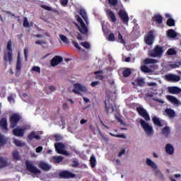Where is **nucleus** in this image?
<instances>
[{"label":"nucleus","mask_w":181,"mask_h":181,"mask_svg":"<svg viewBox=\"0 0 181 181\" xmlns=\"http://www.w3.org/2000/svg\"><path fill=\"white\" fill-rule=\"evenodd\" d=\"M76 18L77 22L80 23V25H78V24H76L79 32L82 35H87L88 33V28H87V26H86V23H84V21H83V19H81V16H76Z\"/></svg>","instance_id":"f257e3e1"},{"label":"nucleus","mask_w":181,"mask_h":181,"mask_svg":"<svg viewBox=\"0 0 181 181\" xmlns=\"http://www.w3.org/2000/svg\"><path fill=\"white\" fill-rule=\"evenodd\" d=\"M151 57H161L163 54V47L156 45L155 47L148 53Z\"/></svg>","instance_id":"f03ea898"},{"label":"nucleus","mask_w":181,"mask_h":181,"mask_svg":"<svg viewBox=\"0 0 181 181\" xmlns=\"http://www.w3.org/2000/svg\"><path fill=\"white\" fill-rule=\"evenodd\" d=\"M146 162L148 166H151V168H152V169L155 170L156 176H158L160 179H163V174H162V172L160 170H157L158 165H156V164L153 161H152L150 158H146Z\"/></svg>","instance_id":"7ed1b4c3"},{"label":"nucleus","mask_w":181,"mask_h":181,"mask_svg":"<svg viewBox=\"0 0 181 181\" xmlns=\"http://www.w3.org/2000/svg\"><path fill=\"white\" fill-rule=\"evenodd\" d=\"M155 31L153 30H150L147 35L144 37V42L148 46H152L153 42H155Z\"/></svg>","instance_id":"20e7f679"},{"label":"nucleus","mask_w":181,"mask_h":181,"mask_svg":"<svg viewBox=\"0 0 181 181\" xmlns=\"http://www.w3.org/2000/svg\"><path fill=\"white\" fill-rule=\"evenodd\" d=\"M22 119V116L18 113H14L10 117V127L11 128H15L18 126V122Z\"/></svg>","instance_id":"39448f33"},{"label":"nucleus","mask_w":181,"mask_h":181,"mask_svg":"<svg viewBox=\"0 0 181 181\" xmlns=\"http://www.w3.org/2000/svg\"><path fill=\"white\" fill-rule=\"evenodd\" d=\"M25 166L28 172H30V173H33L34 175H39L42 173L40 170H39L37 168H36L30 161H25Z\"/></svg>","instance_id":"423d86ee"},{"label":"nucleus","mask_w":181,"mask_h":181,"mask_svg":"<svg viewBox=\"0 0 181 181\" xmlns=\"http://www.w3.org/2000/svg\"><path fill=\"white\" fill-rule=\"evenodd\" d=\"M140 124L147 135H152V134H153V128L152 126H150L149 124L145 122V120L142 119H140Z\"/></svg>","instance_id":"0eeeda50"},{"label":"nucleus","mask_w":181,"mask_h":181,"mask_svg":"<svg viewBox=\"0 0 181 181\" xmlns=\"http://www.w3.org/2000/svg\"><path fill=\"white\" fill-rule=\"evenodd\" d=\"M80 91H82V93H86L87 88L84 86H82L80 83H74L73 93H74V94H78V95H81V93H80Z\"/></svg>","instance_id":"6e6552de"},{"label":"nucleus","mask_w":181,"mask_h":181,"mask_svg":"<svg viewBox=\"0 0 181 181\" xmlns=\"http://www.w3.org/2000/svg\"><path fill=\"white\" fill-rule=\"evenodd\" d=\"M59 176L61 179H73L76 177V174H73L69 170H62L59 173Z\"/></svg>","instance_id":"1a4fd4ad"},{"label":"nucleus","mask_w":181,"mask_h":181,"mask_svg":"<svg viewBox=\"0 0 181 181\" xmlns=\"http://www.w3.org/2000/svg\"><path fill=\"white\" fill-rule=\"evenodd\" d=\"M136 111L139 113L141 117L144 118L145 121H151V117H149V114H148V112H146V110H145L142 107H136Z\"/></svg>","instance_id":"9d476101"},{"label":"nucleus","mask_w":181,"mask_h":181,"mask_svg":"<svg viewBox=\"0 0 181 181\" xmlns=\"http://www.w3.org/2000/svg\"><path fill=\"white\" fill-rule=\"evenodd\" d=\"M118 15L122 22L124 23V25H128V22H129V17L128 16L127 11H125L124 10H119L118 12Z\"/></svg>","instance_id":"9b49d317"},{"label":"nucleus","mask_w":181,"mask_h":181,"mask_svg":"<svg viewBox=\"0 0 181 181\" xmlns=\"http://www.w3.org/2000/svg\"><path fill=\"white\" fill-rule=\"evenodd\" d=\"M105 13L110 22H112V23H115V22H117V16H115V13H114V11L109 8L105 11Z\"/></svg>","instance_id":"f8f14e48"},{"label":"nucleus","mask_w":181,"mask_h":181,"mask_svg":"<svg viewBox=\"0 0 181 181\" xmlns=\"http://www.w3.org/2000/svg\"><path fill=\"white\" fill-rule=\"evenodd\" d=\"M165 79L167 81H170L171 83H177V81H180V76L173 74H170L165 76Z\"/></svg>","instance_id":"ddd939ff"},{"label":"nucleus","mask_w":181,"mask_h":181,"mask_svg":"<svg viewBox=\"0 0 181 181\" xmlns=\"http://www.w3.org/2000/svg\"><path fill=\"white\" fill-rule=\"evenodd\" d=\"M105 112L107 114H112V112H114L115 110H114V105H112V103H110L109 100H105Z\"/></svg>","instance_id":"4468645a"},{"label":"nucleus","mask_w":181,"mask_h":181,"mask_svg":"<svg viewBox=\"0 0 181 181\" xmlns=\"http://www.w3.org/2000/svg\"><path fill=\"white\" fill-rule=\"evenodd\" d=\"M55 151L57 153H62L66 155V151H64V144L63 143H55L54 144Z\"/></svg>","instance_id":"2eb2a0df"},{"label":"nucleus","mask_w":181,"mask_h":181,"mask_svg":"<svg viewBox=\"0 0 181 181\" xmlns=\"http://www.w3.org/2000/svg\"><path fill=\"white\" fill-rule=\"evenodd\" d=\"M63 62V57L60 56H55L51 59L52 67H56L58 64H60Z\"/></svg>","instance_id":"dca6fc26"},{"label":"nucleus","mask_w":181,"mask_h":181,"mask_svg":"<svg viewBox=\"0 0 181 181\" xmlns=\"http://www.w3.org/2000/svg\"><path fill=\"white\" fill-rule=\"evenodd\" d=\"M25 131H26V128H16L13 130V134L15 136H23L25 135Z\"/></svg>","instance_id":"f3484780"},{"label":"nucleus","mask_w":181,"mask_h":181,"mask_svg":"<svg viewBox=\"0 0 181 181\" xmlns=\"http://www.w3.org/2000/svg\"><path fill=\"white\" fill-rule=\"evenodd\" d=\"M0 128L4 131H8V120L6 117H3L0 119Z\"/></svg>","instance_id":"a211bd4d"},{"label":"nucleus","mask_w":181,"mask_h":181,"mask_svg":"<svg viewBox=\"0 0 181 181\" xmlns=\"http://www.w3.org/2000/svg\"><path fill=\"white\" fill-rule=\"evenodd\" d=\"M4 61L6 63H9V64H11V63H12V52H5L4 56Z\"/></svg>","instance_id":"6ab92c4d"},{"label":"nucleus","mask_w":181,"mask_h":181,"mask_svg":"<svg viewBox=\"0 0 181 181\" xmlns=\"http://www.w3.org/2000/svg\"><path fill=\"white\" fill-rule=\"evenodd\" d=\"M151 21L160 25L163 22V17L159 14H156L152 17Z\"/></svg>","instance_id":"aec40b11"},{"label":"nucleus","mask_w":181,"mask_h":181,"mask_svg":"<svg viewBox=\"0 0 181 181\" xmlns=\"http://www.w3.org/2000/svg\"><path fill=\"white\" fill-rule=\"evenodd\" d=\"M168 93H170V94H180L181 88L176 86L169 87Z\"/></svg>","instance_id":"412c9836"},{"label":"nucleus","mask_w":181,"mask_h":181,"mask_svg":"<svg viewBox=\"0 0 181 181\" xmlns=\"http://www.w3.org/2000/svg\"><path fill=\"white\" fill-rule=\"evenodd\" d=\"M39 167L45 172H49V170L52 169V166L44 162L40 163Z\"/></svg>","instance_id":"4be33fe9"},{"label":"nucleus","mask_w":181,"mask_h":181,"mask_svg":"<svg viewBox=\"0 0 181 181\" xmlns=\"http://www.w3.org/2000/svg\"><path fill=\"white\" fill-rule=\"evenodd\" d=\"M28 141H33V139H37L39 141L40 139V136L37 134L35 132H31L28 136Z\"/></svg>","instance_id":"5701e85b"},{"label":"nucleus","mask_w":181,"mask_h":181,"mask_svg":"<svg viewBox=\"0 0 181 181\" xmlns=\"http://www.w3.org/2000/svg\"><path fill=\"white\" fill-rule=\"evenodd\" d=\"M165 114L169 117V118H175L176 117V112L171 108H166L165 110Z\"/></svg>","instance_id":"b1692460"},{"label":"nucleus","mask_w":181,"mask_h":181,"mask_svg":"<svg viewBox=\"0 0 181 181\" xmlns=\"http://www.w3.org/2000/svg\"><path fill=\"white\" fill-rule=\"evenodd\" d=\"M165 152L168 155H173V153L175 152V148H173V146H171L170 144H168L165 146Z\"/></svg>","instance_id":"393cba45"},{"label":"nucleus","mask_w":181,"mask_h":181,"mask_svg":"<svg viewBox=\"0 0 181 181\" xmlns=\"http://www.w3.org/2000/svg\"><path fill=\"white\" fill-rule=\"evenodd\" d=\"M79 14L83 18V19L85 21L86 25H88V17L87 16V13L86 12V10L81 9L79 11Z\"/></svg>","instance_id":"a878e982"},{"label":"nucleus","mask_w":181,"mask_h":181,"mask_svg":"<svg viewBox=\"0 0 181 181\" xmlns=\"http://www.w3.org/2000/svg\"><path fill=\"white\" fill-rule=\"evenodd\" d=\"M8 166V159L0 157V169Z\"/></svg>","instance_id":"bb28decb"},{"label":"nucleus","mask_w":181,"mask_h":181,"mask_svg":"<svg viewBox=\"0 0 181 181\" xmlns=\"http://www.w3.org/2000/svg\"><path fill=\"white\" fill-rule=\"evenodd\" d=\"M21 69H22V59H21V56L18 55L17 61H16V70H17V71H21Z\"/></svg>","instance_id":"cd10ccee"},{"label":"nucleus","mask_w":181,"mask_h":181,"mask_svg":"<svg viewBox=\"0 0 181 181\" xmlns=\"http://www.w3.org/2000/svg\"><path fill=\"white\" fill-rule=\"evenodd\" d=\"M167 35L168 37H171L173 39H175V37L177 36V33H176V31L172 29L168 30Z\"/></svg>","instance_id":"c85d7f7f"},{"label":"nucleus","mask_w":181,"mask_h":181,"mask_svg":"<svg viewBox=\"0 0 181 181\" xmlns=\"http://www.w3.org/2000/svg\"><path fill=\"white\" fill-rule=\"evenodd\" d=\"M144 64H155V63H158L156 59L146 58L144 60Z\"/></svg>","instance_id":"c756f323"},{"label":"nucleus","mask_w":181,"mask_h":181,"mask_svg":"<svg viewBox=\"0 0 181 181\" xmlns=\"http://www.w3.org/2000/svg\"><path fill=\"white\" fill-rule=\"evenodd\" d=\"M122 74H123V77H129L131 74H132V71H131V69L129 68H126L123 72H122Z\"/></svg>","instance_id":"7c9ffc66"},{"label":"nucleus","mask_w":181,"mask_h":181,"mask_svg":"<svg viewBox=\"0 0 181 181\" xmlns=\"http://www.w3.org/2000/svg\"><path fill=\"white\" fill-rule=\"evenodd\" d=\"M153 122L156 127H162V122L159 118L154 117H153Z\"/></svg>","instance_id":"2f4dec72"},{"label":"nucleus","mask_w":181,"mask_h":181,"mask_svg":"<svg viewBox=\"0 0 181 181\" xmlns=\"http://www.w3.org/2000/svg\"><path fill=\"white\" fill-rule=\"evenodd\" d=\"M167 98L169 101L171 103H173L174 104H179V100L177 98H175L174 96L172 95H168Z\"/></svg>","instance_id":"473e14b6"},{"label":"nucleus","mask_w":181,"mask_h":181,"mask_svg":"<svg viewBox=\"0 0 181 181\" xmlns=\"http://www.w3.org/2000/svg\"><path fill=\"white\" fill-rule=\"evenodd\" d=\"M161 132H162L163 135H166V136H168V135H169V134H170V127H165L164 128L162 129Z\"/></svg>","instance_id":"72a5a7b5"},{"label":"nucleus","mask_w":181,"mask_h":181,"mask_svg":"<svg viewBox=\"0 0 181 181\" xmlns=\"http://www.w3.org/2000/svg\"><path fill=\"white\" fill-rule=\"evenodd\" d=\"M181 63L180 62H174L173 64H170L169 65V67H170V69H179V67H180Z\"/></svg>","instance_id":"f704fd0d"},{"label":"nucleus","mask_w":181,"mask_h":181,"mask_svg":"<svg viewBox=\"0 0 181 181\" xmlns=\"http://www.w3.org/2000/svg\"><path fill=\"white\" fill-rule=\"evenodd\" d=\"M90 163L91 168H95V165L97 163V160L95 159V157L92 156L90 159Z\"/></svg>","instance_id":"c9c22d12"},{"label":"nucleus","mask_w":181,"mask_h":181,"mask_svg":"<svg viewBox=\"0 0 181 181\" xmlns=\"http://www.w3.org/2000/svg\"><path fill=\"white\" fill-rule=\"evenodd\" d=\"M141 71L143 73H151L152 71V70H151V69H149V67L144 65L141 66Z\"/></svg>","instance_id":"e433bc0d"},{"label":"nucleus","mask_w":181,"mask_h":181,"mask_svg":"<svg viewBox=\"0 0 181 181\" xmlns=\"http://www.w3.org/2000/svg\"><path fill=\"white\" fill-rule=\"evenodd\" d=\"M135 83H136L137 86L139 87H144V86H145V81H144L143 78L136 79Z\"/></svg>","instance_id":"4c0bfd02"},{"label":"nucleus","mask_w":181,"mask_h":181,"mask_svg":"<svg viewBox=\"0 0 181 181\" xmlns=\"http://www.w3.org/2000/svg\"><path fill=\"white\" fill-rule=\"evenodd\" d=\"M59 37H60L61 40H62V42H64V43H65L66 45H69V38H67V37H66V35L60 34Z\"/></svg>","instance_id":"58836bf2"},{"label":"nucleus","mask_w":181,"mask_h":181,"mask_svg":"<svg viewBox=\"0 0 181 181\" xmlns=\"http://www.w3.org/2000/svg\"><path fill=\"white\" fill-rule=\"evenodd\" d=\"M109 134L111 136H115V138H123L124 139H127V136H125L124 134H114L112 133H109Z\"/></svg>","instance_id":"ea45409f"},{"label":"nucleus","mask_w":181,"mask_h":181,"mask_svg":"<svg viewBox=\"0 0 181 181\" xmlns=\"http://www.w3.org/2000/svg\"><path fill=\"white\" fill-rule=\"evenodd\" d=\"M52 158L55 160L56 163H60V162L63 161L62 156H54Z\"/></svg>","instance_id":"a19ab883"},{"label":"nucleus","mask_w":181,"mask_h":181,"mask_svg":"<svg viewBox=\"0 0 181 181\" xmlns=\"http://www.w3.org/2000/svg\"><path fill=\"white\" fill-rule=\"evenodd\" d=\"M167 25L168 26H175V20H173V18H168L167 21Z\"/></svg>","instance_id":"79ce46f5"},{"label":"nucleus","mask_w":181,"mask_h":181,"mask_svg":"<svg viewBox=\"0 0 181 181\" xmlns=\"http://www.w3.org/2000/svg\"><path fill=\"white\" fill-rule=\"evenodd\" d=\"M167 54H168V56H173L174 54H176V50L173 48H170L167 51Z\"/></svg>","instance_id":"37998d69"},{"label":"nucleus","mask_w":181,"mask_h":181,"mask_svg":"<svg viewBox=\"0 0 181 181\" xmlns=\"http://www.w3.org/2000/svg\"><path fill=\"white\" fill-rule=\"evenodd\" d=\"M13 159H15V160H19V159H21V157L19 156V152L18 151H14L13 153Z\"/></svg>","instance_id":"c03bdc74"},{"label":"nucleus","mask_w":181,"mask_h":181,"mask_svg":"<svg viewBox=\"0 0 181 181\" xmlns=\"http://www.w3.org/2000/svg\"><path fill=\"white\" fill-rule=\"evenodd\" d=\"M109 5L112 6H117L118 4V0H107Z\"/></svg>","instance_id":"a18cd8bd"},{"label":"nucleus","mask_w":181,"mask_h":181,"mask_svg":"<svg viewBox=\"0 0 181 181\" xmlns=\"http://www.w3.org/2000/svg\"><path fill=\"white\" fill-rule=\"evenodd\" d=\"M14 144L15 145H16V146H20V147H22L23 146V145H25V144H23L22 141L18 139L14 140Z\"/></svg>","instance_id":"49530a36"},{"label":"nucleus","mask_w":181,"mask_h":181,"mask_svg":"<svg viewBox=\"0 0 181 181\" xmlns=\"http://www.w3.org/2000/svg\"><path fill=\"white\" fill-rule=\"evenodd\" d=\"M81 46H83V47H84L85 49H90V43H88V42H81Z\"/></svg>","instance_id":"de8ad7c7"},{"label":"nucleus","mask_w":181,"mask_h":181,"mask_svg":"<svg viewBox=\"0 0 181 181\" xmlns=\"http://www.w3.org/2000/svg\"><path fill=\"white\" fill-rule=\"evenodd\" d=\"M23 26L24 28H29L30 25H29V21H28V18H24Z\"/></svg>","instance_id":"09e8293b"},{"label":"nucleus","mask_w":181,"mask_h":181,"mask_svg":"<svg viewBox=\"0 0 181 181\" xmlns=\"http://www.w3.org/2000/svg\"><path fill=\"white\" fill-rule=\"evenodd\" d=\"M118 39L119 40H120V43H122V45H125V40L122 38V35H121V33H119L118 34Z\"/></svg>","instance_id":"8fccbe9b"},{"label":"nucleus","mask_w":181,"mask_h":181,"mask_svg":"<svg viewBox=\"0 0 181 181\" xmlns=\"http://www.w3.org/2000/svg\"><path fill=\"white\" fill-rule=\"evenodd\" d=\"M108 40H110V42H114V40H115V35H114V33H111L109 35Z\"/></svg>","instance_id":"3c124183"},{"label":"nucleus","mask_w":181,"mask_h":181,"mask_svg":"<svg viewBox=\"0 0 181 181\" xmlns=\"http://www.w3.org/2000/svg\"><path fill=\"white\" fill-rule=\"evenodd\" d=\"M7 50L8 52H11V53H12V43L11 41H8L7 43Z\"/></svg>","instance_id":"603ef678"},{"label":"nucleus","mask_w":181,"mask_h":181,"mask_svg":"<svg viewBox=\"0 0 181 181\" xmlns=\"http://www.w3.org/2000/svg\"><path fill=\"white\" fill-rule=\"evenodd\" d=\"M72 44L74 45V47L76 49H78V50H81V47H79L78 43L76 41H72Z\"/></svg>","instance_id":"864d4df0"},{"label":"nucleus","mask_w":181,"mask_h":181,"mask_svg":"<svg viewBox=\"0 0 181 181\" xmlns=\"http://www.w3.org/2000/svg\"><path fill=\"white\" fill-rule=\"evenodd\" d=\"M32 70L33 71H35V73L40 74V67L39 66H33Z\"/></svg>","instance_id":"5fc2aeb1"},{"label":"nucleus","mask_w":181,"mask_h":181,"mask_svg":"<svg viewBox=\"0 0 181 181\" xmlns=\"http://www.w3.org/2000/svg\"><path fill=\"white\" fill-rule=\"evenodd\" d=\"M0 145H5V138L0 134Z\"/></svg>","instance_id":"6e6d98bb"},{"label":"nucleus","mask_w":181,"mask_h":181,"mask_svg":"<svg viewBox=\"0 0 181 181\" xmlns=\"http://www.w3.org/2000/svg\"><path fill=\"white\" fill-rule=\"evenodd\" d=\"M60 4L61 5H62V6H67V4H69V0H61Z\"/></svg>","instance_id":"4d7b16f0"},{"label":"nucleus","mask_w":181,"mask_h":181,"mask_svg":"<svg viewBox=\"0 0 181 181\" xmlns=\"http://www.w3.org/2000/svg\"><path fill=\"white\" fill-rule=\"evenodd\" d=\"M35 45H40V46H43V45H46V42L41 41V40H37V41H35Z\"/></svg>","instance_id":"13d9d810"},{"label":"nucleus","mask_w":181,"mask_h":181,"mask_svg":"<svg viewBox=\"0 0 181 181\" xmlns=\"http://www.w3.org/2000/svg\"><path fill=\"white\" fill-rule=\"evenodd\" d=\"M43 151V147L42 146H38L36 149H35V152L37 153H40L41 151Z\"/></svg>","instance_id":"bf43d9fd"},{"label":"nucleus","mask_w":181,"mask_h":181,"mask_svg":"<svg viewBox=\"0 0 181 181\" xmlns=\"http://www.w3.org/2000/svg\"><path fill=\"white\" fill-rule=\"evenodd\" d=\"M7 99L8 103H15V99H13V95L8 96Z\"/></svg>","instance_id":"052dcab7"},{"label":"nucleus","mask_w":181,"mask_h":181,"mask_svg":"<svg viewBox=\"0 0 181 181\" xmlns=\"http://www.w3.org/2000/svg\"><path fill=\"white\" fill-rule=\"evenodd\" d=\"M54 138H55V140L57 141H62L63 139V137H62V136L59 135V134H56L54 136Z\"/></svg>","instance_id":"680f3d73"},{"label":"nucleus","mask_w":181,"mask_h":181,"mask_svg":"<svg viewBox=\"0 0 181 181\" xmlns=\"http://www.w3.org/2000/svg\"><path fill=\"white\" fill-rule=\"evenodd\" d=\"M41 8H42L43 9H45L46 11H52V7H49L46 5H42Z\"/></svg>","instance_id":"e2e57ef3"},{"label":"nucleus","mask_w":181,"mask_h":181,"mask_svg":"<svg viewBox=\"0 0 181 181\" xmlns=\"http://www.w3.org/2000/svg\"><path fill=\"white\" fill-rule=\"evenodd\" d=\"M100 84L99 81H93L90 83L91 87H95V86H98Z\"/></svg>","instance_id":"0e129e2a"},{"label":"nucleus","mask_w":181,"mask_h":181,"mask_svg":"<svg viewBox=\"0 0 181 181\" xmlns=\"http://www.w3.org/2000/svg\"><path fill=\"white\" fill-rule=\"evenodd\" d=\"M78 161H76V160H74L73 161V164H72V166H73V168H77V166H78Z\"/></svg>","instance_id":"69168bd1"},{"label":"nucleus","mask_w":181,"mask_h":181,"mask_svg":"<svg viewBox=\"0 0 181 181\" xmlns=\"http://www.w3.org/2000/svg\"><path fill=\"white\" fill-rule=\"evenodd\" d=\"M124 153H125V149L124 148L121 150V151L118 154V156L121 157V156H122V155H124Z\"/></svg>","instance_id":"338daca9"},{"label":"nucleus","mask_w":181,"mask_h":181,"mask_svg":"<svg viewBox=\"0 0 181 181\" xmlns=\"http://www.w3.org/2000/svg\"><path fill=\"white\" fill-rule=\"evenodd\" d=\"M96 78L98 80H103L104 79V75H97Z\"/></svg>","instance_id":"774afa93"}]
</instances>
